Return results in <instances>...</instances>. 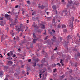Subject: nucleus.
<instances>
[{"label":"nucleus","instance_id":"8fccbe9b","mask_svg":"<svg viewBox=\"0 0 80 80\" xmlns=\"http://www.w3.org/2000/svg\"><path fill=\"white\" fill-rule=\"evenodd\" d=\"M5 38H8V36H7V35H6L5 36Z\"/></svg>","mask_w":80,"mask_h":80},{"label":"nucleus","instance_id":"ea45409f","mask_svg":"<svg viewBox=\"0 0 80 80\" xmlns=\"http://www.w3.org/2000/svg\"><path fill=\"white\" fill-rule=\"evenodd\" d=\"M14 76L15 77H17V76H18V75H17V73H15L14 74Z\"/></svg>","mask_w":80,"mask_h":80},{"label":"nucleus","instance_id":"4be33fe9","mask_svg":"<svg viewBox=\"0 0 80 80\" xmlns=\"http://www.w3.org/2000/svg\"><path fill=\"white\" fill-rule=\"evenodd\" d=\"M77 55L78 57H80V52H78L77 53Z\"/></svg>","mask_w":80,"mask_h":80},{"label":"nucleus","instance_id":"423d86ee","mask_svg":"<svg viewBox=\"0 0 80 80\" xmlns=\"http://www.w3.org/2000/svg\"><path fill=\"white\" fill-rule=\"evenodd\" d=\"M14 40H19V37L17 36L14 38Z\"/></svg>","mask_w":80,"mask_h":80},{"label":"nucleus","instance_id":"e433bc0d","mask_svg":"<svg viewBox=\"0 0 80 80\" xmlns=\"http://www.w3.org/2000/svg\"><path fill=\"white\" fill-rule=\"evenodd\" d=\"M15 7L16 8H18V5L15 6Z\"/></svg>","mask_w":80,"mask_h":80},{"label":"nucleus","instance_id":"c9c22d12","mask_svg":"<svg viewBox=\"0 0 80 80\" xmlns=\"http://www.w3.org/2000/svg\"><path fill=\"white\" fill-rule=\"evenodd\" d=\"M42 53L43 54H44V53H45V51H42Z\"/></svg>","mask_w":80,"mask_h":80},{"label":"nucleus","instance_id":"a211bd4d","mask_svg":"<svg viewBox=\"0 0 80 80\" xmlns=\"http://www.w3.org/2000/svg\"><path fill=\"white\" fill-rule=\"evenodd\" d=\"M32 26H33V27H35V28H37V25L34 24V25H32Z\"/></svg>","mask_w":80,"mask_h":80},{"label":"nucleus","instance_id":"0eeeda50","mask_svg":"<svg viewBox=\"0 0 80 80\" xmlns=\"http://www.w3.org/2000/svg\"><path fill=\"white\" fill-rule=\"evenodd\" d=\"M38 67L39 68H42V67H43V64H42L41 65H38Z\"/></svg>","mask_w":80,"mask_h":80},{"label":"nucleus","instance_id":"13d9d810","mask_svg":"<svg viewBox=\"0 0 80 80\" xmlns=\"http://www.w3.org/2000/svg\"><path fill=\"white\" fill-rule=\"evenodd\" d=\"M60 40L62 41V37L60 38Z\"/></svg>","mask_w":80,"mask_h":80},{"label":"nucleus","instance_id":"58836bf2","mask_svg":"<svg viewBox=\"0 0 80 80\" xmlns=\"http://www.w3.org/2000/svg\"><path fill=\"white\" fill-rule=\"evenodd\" d=\"M76 21L77 22H80V21L79 20H78L77 19H76Z\"/></svg>","mask_w":80,"mask_h":80},{"label":"nucleus","instance_id":"de8ad7c7","mask_svg":"<svg viewBox=\"0 0 80 80\" xmlns=\"http://www.w3.org/2000/svg\"><path fill=\"white\" fill-rule=\"evenodd\" d=\"M47 38H48V36H47L44 39V40H47Z\"/></svg>","mask_w":80,"mask_h":80},{"label":"nucleus","instance_id":"a18cd8bd","mask_svg":"<svg viewBox=\"0 0 80 80\" xmlns=\"http://www.w3.org/2000/svg\"><path fill=\"white\" fill-rule=\"evenodd\" d=\"M16 57V55H15V54H14L13 56H12V57L14 58V57Z\"/></svg>","mask_w":80,"mask_h":80},{"label":"nucleus","instance_id":"dca6fc26","mask_svg":"<svg viewBox=\"0 0 80 80\" xmlns=\"http://www.w3.org/2000/svg\"><path fill=\"white\" fill-rule=\"evenodd\" d=\"M62 28H66V26L65 25L63 24L62 25Z\"/></svg>","mask_w":80,"mask_h":80},{"label":"nucleus","instance_id":"c85d7f7f","mask_svg":"<svg viewBox=\"0 0 80 80\" xmlns=\"http://www.w3.org/2000/svg\"><path fill=\"white\" fill-rule=\"evenodd\" d=\"M41 28L44 29V28H45V26L44 25H42V27H41Z\"/></svg>","mask_w":80,"mask_h":80},{"label":"nucleus","instance_id":"6ab92c4d","mask_svg":"<svg viewBox=\"0 0 80 80\" xmlns=\"http://www.w3.org/2000/svg\"><path fill=\"white\" fill-rule=\"evenodd\" d=\"M60 63H61L62 65V66H63V60H61V61L60 62Z\"/></svg>","mask_w":80,"mask_h":80},{"label":"nucleus","instance_id":"2f4dec72","mask_svg":"<svg viewBox=\"0 0 80 80\" xmlns=\"http://www.w3.org/2000/svg\"><path fill=\"white\" fill-rule=\"evenodd\" d=\"M63 32H67V30L66 29H64L63 30Z\"/></svg>","mask_w":80,"mask_h":80},{"label":"nucleus","instance_id":"7c9ffc66","mask_svg":"<svg viewBox=\"0 0 80 80\" xmlns=\"http://www.w3.org/2000/svg\"><path fill=\"white\" fill-rule=\"evenodd\" d=\"M27 3L28 4H30V2L29 1H27Z\"/></svg>","mask_w":80,"mask_h":80},{"label":"nucleus","instance_id":"6e6552de","mask_svg":"<svg viewBox=\"0 0 80 80\" xmlns=\"http://www.w3.org/2000/svg\"><path fill=\"white\" fill-rule=\"evenodd\" d=\"M39 8H41V9H43L45 8V7L43 6V5H42V6H38Z\"/></svg>","mask_w":80,"mask_h":80},{"label":"nucleus","instance_id":"f3484780","mask_svg":"<svg viewBox=\"0 0 80 80\" xmlns=\"http://www.w3.org/2000/svg\"><path fill=\"white\" fill-rule=\"evenodd\" d=\"M10 55H12L13 54V51H10Z\"/></svg>","mask_w":80,"mask_h":80},{"label":"nucleus","instance_id":"393cba45","mask_svg":"<svg viewBox=\"0 0 80 80\" xmlns=\"http://www.w3.org/2000/svg\"><path fill=\"white\" fill-rule=\"evenodd\" d=\"M30 47L31 48H33V44H31L30 45Z\"/></svg>","mask_w":80,"mask_h":80},{"label":"nucleus","instance_id":"7ed1b4c3","mask_svg":"<svg viewBox=\"0 0 80 80\" xmlns=\"http://www.w3.org/2000/svg\"><path fill=\"white\" fill-rule=\"evenodd\" d=\"M56 40V37L55 36H53V38L51 40V42L49 44L50 45H53V43L55 42V41Z\"/></svg>","mask_w":80,"mask_h":80},{"label":"nucleus","instance_id":"f03ea898","mask_svg":"<svg viewBox=\"0 0 80 80\" xmlns=\"http://www.w3.org/2000/svg\"><path fill=\"white\" fill-rule=\"evenodd\" d=\"M23 26V24H21L20 26H16V30L18 32H20V31H21L22 27Z\"/></svg>","mask_w":80,"mask_h":80},{"label":"nucleus","instance_id":"72a5a7b5","mask_svg":"<svg viewBox=\"0 0 80 80\" xmlns=\"http://www.w3.org/2000/svg\"><path fill=\"white\" fill-rule=\"evenodd\" d=\"M4 68L5 70H6V69H8V67H7V66H4Z\"/></svg>","mask_w":80,"mask_h":80},{"label":"nucleus","instance_id":"5701e85b","mask_svg":"<svg viewBox=\"0 0 80 80\" xmlns=\"http://www.w3.org/2000/svg\"><path fill=\"white\" fill-rule=\"evenodd\" d=\"M72 22H73L74 20V18L73 17V16L72 17Z\"/></svg>","mask_w":80,"mask_h":80},{"label":"nucleus","instance_id":"9b49d317","mask_svg":"<svg viewBox=\"0 0 80 80\" xmlns=\"http://www.w3.org/2000/svg\"><path fill=\"white\" fill-rule=\"evenodd\" d=\"M5 17L6 18H7V17H10V16L7 14H6L5 15Z\"/></svg>","mask_w":80,"mask_h":80},{"label":"nucleus","instance_id":"69168bd1","mask_svg":"<svg viewBox=\"0 0 80 80\" xmlns=\"http://www.w3.org/2000/svg\"><path fill=\"white\" fill-rule=\"evenodd\" d=\"M22 73H25V71H22Z\"/></svg>","mask_w":80,"mask_h":80},{"label":"nucleus","instance_id":"39448f33","mask_svg":"<svg viewBox=\"0 0 80 80\" xmlns=\"http://www.w3.org/2000/svg\"><path fill=\"white\" fill-rule=\"evenodd\" d=\"M12 64H13V62L10 61H9L8 63V65L10 66L11 65H12Z\"/></svg>","mask_w":80,"mask_h":80},{"label":"nucleus","instance_id":"c03bdc74","mask_svg":"<svg viewBox=\"0 0 80 80\" xmlns=\"http://www.w3.org/2000/svg\"><path fill=\"white\" fill-rule=\"evenodd\" d=\"M57 65H58V66H59V67H61V65H60V63H58L57 64Z\"/></svg>","mask_w":80,"mask_h":80},{"label":"nucleus","instance_id":"2eb2a0df","mask_svg":"<svg viewBox=\"0 0 80 80\" xmlns=\"http://www.w3.org/2000/svg\"><path fill=\"white\" fill-rule=\"evenodd\" d=\"M52 8L53 9H54V10H56L57 9V8H56V6L55 5H54L52 6Z\"/></svg>","mask_w":80,"mask_h":80},{"label":"nucleus","instance_id":"f8f14e48","mask_svg":"<svg viewBox=\"0 0 80 80\" xmlns=\"http://www.w3.org/2000/svg\"><path fill=\"white\" fill-rule=\"evenodd\" d=\"M37 40V39H34L33 40V41H32V42L33 43H36V41Z\"/></svg>","mask_w":80,"mask_h":80},{"label":"nucleus","instance_id":"c756f323","mask_svg":"<svg viewBox=\"0 0 80 80\" xmlns=\"http://www.w3.org/2000/svg\"><path fill=\"white\" fill-rule=\"evenodd\" d=\"M33 37L34 38H35V37H36V36H35L34 33H33Z\"/></svg>","mask_w":80,"mask_h":80},{"label":"nucleus","instance_id":"4468645a","mask_svg":"<svg viewBox=\"0 0 80 80\" xmlns=\"http://www.w3.org/2000/svg\"><path fill=\"white\" fill-rule=\"evenodd\" d=\"M17 55H18V56H19V57H22V54L20 53H18Z\"/></svg>","mask_w":80,"mask_h":80},{"label":"nucleus","instance_id":"bf43d9fd","mask_svg":"<svg viewBox=\"0 0 80 80\" xmlns=\"http://www.w3.org/2000/svg\"><path fill=\"white\" fill-rule=\"evenodd\" d=\"M18 50L19 52H20V51H21V50L20 49V48H18Z\"/></svg>","mask_w":80,"mask_h":80},{"label":"nucleus","instance_id":"5fc2aeb1","mask_svg":"<svg viewBox=\"0 0 80 80\" xmlns=\"http://www.w3.org/2000/svg\"><path fill=\"white\" fill-rule=\"evenodd\" d=\"M11 35H12V37H13V36H14V33H12L11 34Z\"/></svg>","mask_w":80,"mask_h":80},{"label":"nucleus","instance_id":"4d7b16f0","mask_svg":"<svg viewBox=\"0 0 80 80\" xmlns=\"http://www.w3.org/2000/svg\"><path fill=\"white\" fill-rule=\"evenodd\" d=\"M24 67V65H22L21 66V67L22 68H23V67Z\"/></svg>","mask_w":80,"mask_h":80},{"label":"nucleus","instance_id":"1a4fd4ad","mask_svg":"<svg viewBox=\"0 0 80 80\" xmlns=\"http://www.w3.org/2000/svg\"><path fill=\"white\" fill-rule=\"evenodd\" d=\"M32 64H34V65H32L33 67H36V65H37V63H36V62H32Z\"/></svg>","mask_w":80,"mask_h":80},{"label":"nucleus","instance_id":"e2e57ef3","mask_svg":"<svg viewBox=\"0 0 80 80\" xmlns=\"http://www.w3.org/2000/svg\"><path fill=\"white\" fill-rule=\"evenodd\" d=\"M69 5L68 4L67 5V7L68 8V7H69Z\"/></svg>","mask_w":80,"mask_h":80},{"label":"nucleus","instance_id":"b1692460","mask_svg":"<svg viewBox=\"0 0 80 80\" xmlns=\"http://www.w3.org/2000/svg\"><path fill=\"white\" fill-rule=\"evenodd\" d=\"M37 32L39 33H41V30L40 29L38 30Z\"/></svg>","mask_w":80,"mask_h":80},{"label":"nucleus","instance_id":"bb28decb","mask_svg":"<svg viewBox=\"0 0 80 80\" xmlns=\"http://www.w3.org/2000/svg\"><path fill=\"white\" fill-rule=\"evenodd\" d=\"M60 27H61V26L60 25V24H58V28H60Z\"/></svg>","mask_w":80,"mask_h":80},{"label":"nucleus","instance_id":"6e6d98bb","mask_svg":"<svg viewBox=\"0 0 80 80\" xmlns=\"http://www.w3.org/2000/svg\"><path fill=\"white\" fill-rule=\"evenodd\" d=\"M24 13H25V11H22V14H24Z\"/></svg>","mask_w":80,"mask_h":80},{"label":"nucleus","instance_id":"f257e3e1","mask_svg":"<svg viewBox=\"0 0 80 80\" xmlns=\"http://www.w3.org/2000/svg\"><path fill=\"white\" fill-rule=\"evenodd\" d=\"M68 3L70 4V5H72L71 4H73L74 5H79V2H76L74 1L73 2H72L71 0H68Z\"/></svg>","mask_w":80,"mask_h":80},{"label":"nucleus","instance_id":"aec40b11","mask_svg":"<svg viewBox=\"0 0 80 80\" xmlns=\"http://www.w3.org/2000/svg\"><path fill=\"white\" fill-rule=\"evenodd\" d=\"M52 67H56V64H53L52 65Z\"/></svg>","mask_w":80,"mask_h":80},{"label":"nucleus","instance_id":"864d4df0","mask_svg":"<svg viewBox=\"0 0 80 80\" xmlns=\"http://www.w3.org/2000/svg\"><path fill=\"white\" fill-rule=\"evenodd\" d=\"M42 74H39V76H40V78H42V76H42Z\"/></svg>","mask_w":80,"mask_h":80},{"label":"nucleus","instance_id":"cd10ccee","mask_svg":"<svg viewBox=\"0 0 80 80\" xmlns=\"http://www.w3.org/2000/svg\"><path fill=\"white\" fill-rule=\"evenodd\" d=\"M66 10H64V12H65V13L67 14V9H66Z\"/></svg>","mask_w":80,"mask_h":80},{"label":"nucleus","instance_id":"a19ab883","mask_svg":"<svg viewBox=\"0 0 80 80\" xmlns=\"http://www.w3.org/2000/svg\"><path fill=\"white\" fill-rule=\"evenodd\" d=\"M52 22L53 23H55V18H53V20H52Z\"/></svg>","mask_w":80,"mask_h":80},{"label":"nucleus","instance_id":"412c9836","mask_svg":"<svg viewBox=\"0 0 80 80\" xmlns=\"http://www.w3.org/2000/svg\"><path fill=\"white\" fill-rule=\"evenodd\" d=\"M57 70L56 68H55V69H53V72H54V73H55V72H56V71H57Z\"/></svg>","mask_w":80,"mask_h":80},{"label":"nucleus","instance_id":"20e7f679","mask_svg":"<svg viewBox=\"0 0 80 80\" xmlns=\"http://www.w3.org/2000/svg\"><path fill=\"white\" fill-rule=\"evenodd\" d=\"M18 22V20H17V18H15V22H14V24H11V25H10V27H11V26H13V25H15V23H17Z\"/></svg>","mask_w":80,"mask_h":80},{"label":"nucleus","instance_id":"473e14b6","mask_svg":"<svg viewBox=\"0 0 80 80\" xmlns=\"http://www.w3.org/2000/svg\"><path fill=\"white\" fill-rule=\"evenodd\" d=\"M52 32L53 33H55V31L54 29L52 30Z\"/></svg>","mask_w":80,"mask_h":80},{"label":"nucleus","instance_id":"4c0bfd02","mask_svg":"<svg viewBox=\"0 0 80 80\" xmlns=\"http://www.w3.org/2000/svg\"><path fill=\"white\" fill-rule=\"evenodd\" d=\"M47 18L48 20H51V18H50V17Z\"/></svg>","mask_w":80,"mask_h":80},{"label":"nucleus","instance_id":"79ce46f5","mask_svg":"<svg viewBox=\"0 0 80 80\" xmlns=\"http://www.w3.org/2000/svg\"><path fill=\"white\" fill-rule=\"evenodd\" d=\"M5 2L6 3V4H7V3L8 2V0H5Z\"/></svg>","mask_w":80,"mask_h":80},{"label":"nucleus","instance_id":"a878e982","mask_svg":"<svg viewBox=\"0 0 80 80\" xmlns=\"http://www.w3.org/2000/svg\"><path fill=\"white\" fill-rule=\"evenodd\" d=\"M27 72H28V71H29V70H30V68L28 67H27Z\"/></svg>","mask_w":80,"mask_h":80},{"label":"nucleus","instance_id":"603ef678","mask_svg":"<svg viewBox=\"0 0 80 80\" xmlns=\"http://www.w3.org/2000/svg\"><path fill=\"white\" fill-rule=\"evenodd\" d=\"M44 35H46V30H45V32L43 33Z\"/></svg>","mask_w":80,"mask_h":80},{"label":"nucleus","instance_id":"680f3d73","mask_svg":"<svg viewBox=\"0 0 80 80\" xmlns=\"http://www.w3.org/2000/svg\"><path fill=\"white\" fill-rule=\"evenodd\" d=\"M3 19V18H0V20H2Z\"/></svg>","mask_w":80,"mask_h":80},{"label":"nucleus","instance_id":"37998d69","mask_svg":"<svg viewBox=\"0 0 80 80\" xmlns=\"http://www.w3.org/2000/svg\"><path fill=\"white\" fill-rule=\"evenodd\" d=\"M35 12H34L32 13V15H35Z\"/></svg>","mask_w":80,"mask_h":80},{"label":"nucleus","instance_id":"338daca9","mask_svg":"<svg viewBox=\"0 0 80 80\" xmlns=\"http://www.w3.org/2000/svg\"><path fill=\"white\" fill-rule=\"evenodd\" d=\"M38 18H37V17H36V18H35V19L36 20H38Z\"/></svg>","mask_w":80,"mask_h":80},{"label":"nucleus","instance_id":"9d476101","mask_svg":"<svg viewBox=\"0 0 80 80\" xmlns=\"http://www.w3.org/2000/svg\"><path fill=\"white\" fill-rule=\"evenodd\" d=\"M71 38H72V37H71V36H68L67 38V39L68 40H70V39H71Z\"/></svg>","mask_w":80,"mask_h":80},{"label":"nucleus","instance_id":"0e129e2a","mask_svg":"<svg viewBox=\"0 0 80 80\" xmlns=\"http://www.w3.org/2000/svg\"><path fill=\"white\" fill-rule=\"evenodd\" d=\"M8 29H9V28L8 27L6 29V30H8Z\"/></svg>","mask_w":80,"mask_h":80},{"label":"nucleus","instance_id":"052dcab7","mask_svg":"<svg viewBox=\"0 0 80 80\" xmlns=\"http://www.w3.org/2000/svg\"><path fill=\"white\" fill-rule=\"evenodd\" d=\"M34 60H38V58L35 59H34Z\"/></svg>","mask_w":80,"mask_h":80},{"label":"nucleus","instance_id":"f704fd0d","mask_svg":"<svg viewBox=\"0 0 80 80\" xmlns=\"http://www.w3.org/2000/svg\"><path fill=\"white\" fill-rule=\"evenodd\" d=\"M71 28H73V24H71Z\"/></svg>","mask_w":80,"mask_h":80},{"label":"nucleus","instance_id":"ddd939ff","mask_svg":"<svg viewBox=\"0 0 80 80\" xmlns=\"http://www.w3.org/2000/svg\"><path fill=\"white\" fill-rule=\"evenodd\" d=\"M4 36L3 35H2L1 37V42H2L3 40H4V38H3Z\"/></svg>","mask_w":80,"mask_h":80},{"label":"nucleus","instance_id":"774afa93","mask_svg":"<svg viewBox=\"0 0 80 80\" xmlns=\"http://www.w3.org/2000/svg\"><path fill=\"white\" fill-rule=\"evenodd\" d=\"M4 80H8V79L6 78H5Z\"/></svg>","mask_w":80,"mask_h":80},{"label":"nucleus","instance_id":"3c124183","mask_svg":"<svg viewBox=\"0 0 80 80\" xmlns=\"http://www.w3.org/2000/svg\"><path fill=\"white\" fill-rule=\"evenodd\" d=\"M0 75H3V72H1L0 73Z\"/></svg>","mask_w":80,"mask_h":80},{"label":"nucleus","instance_id":"09e8293b","mask_svg":"<svg viewBox=\"0 0 80 80\" xmlns=\"http://www.w3.org/2000/svg\"><path fill=\"white\" fill-rule=\"evenodd\" d=\"M74 66L75 67H77V63H76Z\"/></svg>","mask_w":80,"mask_h":80},{"label":"nucleus","instance_id":"49530a36","mask_svg":"<svg viewBox=\"0 0 80 80\" xmlns=\"http://www.w3.org/2000/svg\"><path fill=\"white\" fill-rule=\"evenodd\" d=\"M10 53L9 52H8L7 54V55L8 57L9 56H10Z\"/></svg>","mask_w":80,"mask_h":80}]
</instances>
